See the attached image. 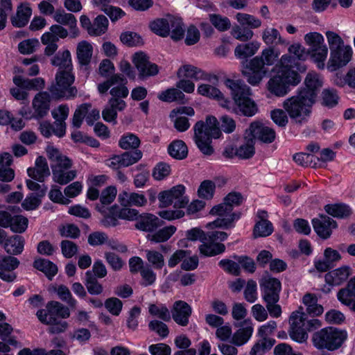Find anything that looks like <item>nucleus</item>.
<instances>
[{
    "mask_svg": "<svg viewBox=\"0 0 355 355\" xmlns=\"http://www.w3.org/2000/svg\"><path fill=\"white\" fill-rule=\"evenodd\" d=\"M318 297L315 294L306 293L302 298L304 304L306 306V311L313 316L320 315L324 312L323 306L318 304Z\"/></svg>",
    "mask_w": 355,
    "mask_h": 355,
    "instance_id": "36",
    "label": "nucleus"
},
{
    "mask_svg": "<svg viewBox=\"0 0 355 355\" xmlns=\"http://www.w3.org/2000/svg\"><path fill=\"white\" fill-rule=\"evenodd\" d=\"M93 47L87 41H81L77 45L76 54L79 63L81 65H87L92 58Z\"/></svg>",
    "mask_w": 355,
    "mask_h": 355,
    "instance_id": "39",
    "label": "nucleus"
},
{
    "mask_svg": "<svg viewBox=\"0 0 355 355\" xmlns=\"http://www.w3.org/2000/svg\"><path fill=\"white\" fill-rule=\"evenodd\" d=\"M53 18L60 25L68 26L73 37L78 35L77 20L73 14L67 13L63 10H58L55 12Z\"/></svg>",
    "mask_w": 355,
    "mask_h": 355,
    "instance_id": "28",
    "label": "nucleus"
},
{
    "mask_svg": "<svg viewBox=\"0 0 355 355\" xmlns=\"http://www.w3.org/2000/svg\"><path fill=\"white\" fill-rule=\"evenodd\" d=\"M123 167H128L140 160L142 157V153L140 150L133 152H125L120 155Z\"/></svg>",
    "mask_w": 355,
    "mask_h": 355,
    "instance_id": "64",
    "label": "nucleus"
},
{
    "mask_svg": "<svg viewBox=\"0 0 355 355\" xmlns=\"http://www.w3.org/2000/svg\"><path fill=\"white\" fill-rule=\"evenodd\" d=\"M254 329L250 320H245L242 326L232 336L231 342L236 346L245 344L251 338Z\"/></svg>",
    "mask_w": 355,
    "mask_h": 355,
    "instance_id": "27",
    "label": "nucleus"
},
{
    "mask_svg": "<svg viewBox=\"0 0 355 355\" xmlns=\"http://www.w3.org/2000/svg\"><path fill=\"white\" fill-rule=\"evenodd\" d=\"M46 152L51 162L52 173L59 169L70 168L72 166L71 160L54 146H48Z\"/></svg>",
    "mask_w": 355,
    "mask_h": 355,
    "instance_id": "16",
    "label": "nucleus"
},
{
    "mask_svg": "<svg viewBox=\"0 0 355 355\" xmlns=\"http://www.w3.org/2000/svg\"><path fill=\"white\" fill-rule=\"evenodd\" d=\"M216 189L215 183L211 180H204L198 189V193L201 198L209 200L214 196Z\"/></svg>",
    "mask_w": 355,
    "mask_h": 355,
    "instance_id": "62",
    "label": "nucleus"
},
{
    "mask_svg": "<svg viewBox=\"0 0 355 355\" xmlns=\"http://www.w3.org/2000/svg\"><path fill=\"white\" fill-rule=\"evenodd\" d=\"M324 209L328 214L337 218H345L352 214L350 207L345 204L327 205Z\"/></svg>",
    "mask_w": 355,
    "mask_h": 355,
    "instance_id": "48",
    "label": "nucleus"
},
{
    "mask_svg": "<svg viewBox=\"0 0 355 355\" xmlns=\"http://www.w3.org/2000/svg\"><path fill=\"white\" fill-rule=\"evenodd\" d=\"M225 250L224 244L211 240V238L207 235L202 244L199 246L200 254L206 257H213L223 253Z\"/></svg>",
    "mask_w": 355,
    "mask_h": 355,
    "instance_id": "32",
    "label": "nucleus"
},
{
    "mask_svg": "<svg viewBox=\"0 0 355 355\" xmlns=\"http://www.w3.org/2000/svg\"><path fill=\"white\" fill-rule=\"evenodd\" d=\"M311 58L317 65L318 69H324L325 67V61L328 55V47L327 45L322 46L318 49H315L309 53Z\"/></svg>",
    "mask_w": 355,
    "mask_h": 355,
    "instance_id": "51",
    "label": "nucleus"
},
{
    "mask_svg": "<svg viewBox=\"0 0 355 355\" xmlns=\"http://www.w3.org/2000/svg\"><path fill=\"white\" fill-rule=\"evenodd\" d=\"M210 214L213 216H217L218 218L207 225L209 228H228L232 226V223L235 220V214L232 212V208L225 205L224 202L214 206L211 209Z\"/></svg>",
    "mask_w": 355,
    "mask_h": 355,
    "instance_id": "13",
    "label": "nucleus"
},
{
    "mask_svg": "<svg viewBox=\"0 0 355 355\" xmlns=\"http://www.w3.org/2000/svg\"><path fill=\"white\" fill-rule=\"evenodd\" d=\"M347 338V332L334 327L324 328L313 334L312 340L318 349L335 350L338 349Z\"/></svg>",
    "mask_w": 355,
    "mask_h": 355,
    "instance_id": "8",
    "label": "nucleus"
},
{
    "mask_svg": "<svg viewBox=\"0 0 355 355\" xmlns=\"http://www.w3.org/2000/svg\"><path fill=\"white\" fill-rule=\"evenodd\" d=\"M132 62L141 76H155L159 71L157 65L151 63L148 56L142 51L137 52L132 55Z\"/></svg>",
    "mask_w": 355,
    "mask_h": 355,
    "instance_id": "15",
    "label": "nucleus"
},
{
    "mask_svg": "<svg viewBox=\"0 0 355 355\" xmlns=\"http://www.w3.org/2000/svg\"><path fill=\"white\" fill-rule=\"evenodd\" d=\"M146 259L150 266L155 270H161L165 265L164 255L155 250H146Z\"/></svg>",
    "mask_w": 355,
    "mask_h": 355,
    "instance_id": "45",
    "label": "nucleus"
},
{
    "mask_svg": "<svg viewBox=\"0 0 355 355\" xmlns=\"http://www.w3.org/2000/svg\"><path fill=\"white\" fill-rule=\"evenodd\" d=\"M193 131V139L199 150L205 155H211L214 153L211 140L222 135L218 119L207 116L205 121H199L194 125Z\"/></svg>",
    "mask_w": 355,
    "mask_h": 355,
    "instance_id": "4",
    "label": "nucleus"
},
{
    "mask_svg": "<svg viewBox=\"0 0 355 355\" xmlns=\"http://www.w3.org/2000/svg\"><path fill=\"white\" fill-rule=\"evenodd\" d=\"M173 319L181 326H187L191 314V306L185 302L179 300L174 303L171 310Z\"/></svg>",
    "mask_w": 355,
    "mask_h": 355,
    "instance_id": "22",
    "label": "nucleus"
},
{
    "mask_svg": "<svg viewBox=\"0 0 355 355\" xmlns=\"http://www.w3.org/2000/svg\"><path fill=\"white\" fill-rule=\"evenodd\" d=\"M75 80L72 70L58 71L55 83L52 84L49 90L53 99L73 98L77 94L76 87L71 86Z\"/></svg>",
    "mask_w": 355,
    "mask_h": 355,
    "instance_id": "9",
    "label": "nucleus"
},
{
    "mask_svg": "<svg viewBox=\"0 0 355 355\" xmlns=\"http://www.w3.org/2000/svg\"><path fill=\"white\" fill-rule=\"evenodd\" d=\"M294 161L299 165L302 166L317 167V161L318 158H315L313 155L306 153H296L293 155Z\"/></svg>",
    "mask_w": 355,
    "mask_h": 355,
    "instance_id": "60",
    "label": "nucleus"
},
{
    "mask_svg": "<svg viewBox=\"0 0 355 355\" xmlns=\"http://www.w3.org/2000/svg\"><path fill=\"white\" fill-rule=\"evenodd\" d=\"M315 103L313 94L305 91H298L295 95L286 98L282 106L291 119L301 125L308 121L311 107Z\"/></svg>",
    "mask_w": 355,
    "mask_h": 355,
    "instance_id": "5",
    "label": "nucleus"
},
{
    "mask_svg": "<svg viewBox=\"0 0 355 355\" xmlns=\"http://www.w3.org/2000/svg\"><path fill=\"white\" fill-rule=\"evenodd\" d=\"M184 193L185 187L182 184L174 186L168 190L160 192L158 195L160 206L166 207L173 203L175 207H184L189 202Z\"/></svg>",
    "mask_w": 355,
    "mask_h": 355,
    "instance_id": "11",
    "label": "nucleus"
},
{
    "mask_svg": "<svg viewBox=\"0 0 355 355\" xmlns=\"http://www.w3.org/2000/svg\"><path fill=\"white\" fill-rule=\"evenodd\" d=\"M305 87L300 91H305L314 95V101H316L318 90L323 85V79L315 71H310L307 73L305 80Z\"/></svg>",
    "mask_w": 355,
    "mask_h": 355,
    "instance_id": "30",
    "label": "nucleus"
},
{
    "mask_svg": "<svg viewBox=\"0 0 355 355\" xmlns=\"http://www.w3.org/2000/svg\"><path fill=\"white\" fill-rule=\"evenodd\" d=\"M32 15V10L27 3H22L17 6V12L11 17L12 24L15 27H24L26 26Z\"/></svg>",
    "mask_w": 355,
    "mask_h": 355,
    "instance_id": "31",
    "label": "nucleus"
},
{
    "mask_svg": "<svg viewBox=\"0 0 355 355\" xmlns=\"http://www.w3.org/2000/svg\"><path fill=\"white\" fill-rule=\"evenodd\" d=\"M52 96L47 92L37 93L32 101V108L33 111L27 107H23L19 114L26 119H41L46 116L50 110V103Z\"/></svg>",
    "mask_w": 355,
    "mask_h": 355,
    "instance_id": "10",
    "label": "nucleus"
},
{
    "mask_svg": "<svg viewBox=\"0 0 355 355\" xmlns=\"http://www.w3.org/2000/svg\"><path fill=\"white\" fill-rule=\"evenodd\" d=\"M177 228L174 225L164 227L153 234L147 235L148 241L153 243H159L167 241L176 232Z\"/></svg>",
    "mask_w": 355,
    "mask_h": 355,
    "instance_id": "34",
    "label": "nucleus"
},
{
    "mask_svg": "<svg viewBox=\"0 0 355 355\" xmlns=\"http://www.w3.org/2000/svg\"><path fill=\"white\" fill-rule=\"evenodd\" d=\"M325 35L330 51L327 68L330 71H335L345 67L352 60L353 49L350 45L345 44L338 33L327 31Z\"/></svg>",
    "mask_w": 355,
    "mask_h": 355,
    "instance_id": "3",
    "label": "nucleus"
},
{
    "mask_svg": "<svg viewBox=\"0 0 355 355\" xmlns=\"http://www.w3.org/2000/svg\"><path fill=\"white\" fill-rule=\"evenodd\" d=\"M24 239L22 236L15 235L6 240L4 248L10 254H19L24 249Z\"/></svg>",
    "mask_w": 355,
    "mask_h": 355,
    "instance_id": "43",
    "label": "nucleus"
},
{
    "mask_svg": "<svg viewBox=\"0 0 355 355\" xmlns=\"http://www.w3.org/2000/svg\"><path fill=\"white\" fill-rule=\"evenodd\" d=\"M262 40L267 45L282 44L287 45L288 42L283 38L277 29L266 28L262 33Z\"/></svg>",
    "mask_w": 355,
    "mask_h": 355,
    "instance_id": "38",
    "label": "nucleus"
},
{
    "mask_svg": "<svg viewBox=\"0 0 355 355\" xmlns=\"http://www.w3.org/2000/svg\"><path fill=\"white\" fill-rule=\"evenodd\" d=\"M42 35H44V39L46 40L52 39L58 42L60 38H66L68 36V31L62 26L54 24L50 27L49 31L46 32Z\"/></svg>",
    "mask_w": 355,
    "mask_h": 355,
    "instance_id": "56",
    "label": "nucleus"
},
{
    "mask_svg": "<svg viewBox=\"0 0 355 355\" xmlns=\"http://www.w3.org/2000/svg\"><path fill=\"white\" fill-rule=\"evenodd\" d=\"M125 82V77L121 74L116 73L112 76L103 83H99L97 86V89L98 92L103 94L106 93L112 86L117 84H124Z\"/></svg>",
    "mask_w": 355,
    "mask_h": 355,
    "instance_id": "57",
    "label": "nucleus"
},
{
    "mask_svg": "<svg viewBox=\"0 0 355 355\" xmlns=\"http://www.w3.org/2000/svg\"><path fill=\"white\" fill-rule=\"evenodd\" d=\"M19 260L12 256H5L0 259V279L6 282H12L17 275L15 270L19 266Z\"/></svg>",
    "mask_w": 355,
    "mask_h": 355,
    "instance_id": "17",
    "label": "nucleus"
},
{
    "mask_svg": "<svg viewBox=\"0 0 355 355\" xmlns=\"http://www.w3.org/2000/svg\"><path fill=\"white\" fill-rule=\"evenodd\" d=\"M163 225V222L156 216L150 213L139 214L135 227L140 231L152 232Z\"/></svg>",
    "mask_w": 355,
    "mask_h": 355,
    "instance_id": "19",
    "label": "nucleus"
},
{
    "mask_svg": "<svg viewBox=\"0 0 355 355\" xmlns=\"http://www.w3.org/2000/svg\"><path fill=\"white\" fill-rule=\"evenodd\" d=\"M125 107L126 103L123 100L111 98L102 111V116L105 121L116 124L117 111H122Z\"/></svg>",
    "mask_w": 355,
    "mask_h": 355,
    "instance_id": "24",
    "label": "nucleus"
},
{
    "mask_svg": "<svg viewBox=\"0 0 355 355\" xmlns=\"http://www.w3.org/2000/svg\"><path fill=\"white\" fill-rule=\"evenodd\" d=\"M260 47L257 42L240 44L236 46L234 55L237 58L245 59L254 55Z\"/></svg>",
    "mask_w": 355,
    "mask_h": 355,
    "instance_id": "37",
    "label": "nucleus"
},
{
    "mask_svg": "<svg viewBox=\"0 0 355 355\" xmlns=\"http://www.w3.org/2000/svg\"><path fill=\"white\" fill-rule=\"evenodd\" d=\"M118 200L123 207H144L148 200L144 194L137 192L121 191L118 196Z\"/></svg>",
    "mask_w": 355,
    "mask_h": 355,
    "instance_id": "20",
    "label": "nucleus"
},
{
    "mask_svg": "<svg viewBox=\"0 0 355 355\" xmlns=\"http://www.w3.org/2000/svg\"><path fill=\"white\" fill-rule=\"evenodd\" d=\"M337 297L343 304H350L352 300H355V276L347 283L346 287L340 289Z\"/></svg>",
    "mask_w": 355,
    "mask_h": 355,
    "instance_id": "41",
    "label": "nucleus"
},
{
    "mask_svg": "<svg viewBox=\"0 0 355 355\" xmlns=\"http://www.w3.org/2000/svg\"><path fill=\"white\" fill-rule=\"evenodd\" d=\"M52 65L58 67V71L73 70L71 53L69 51H59L51 60Z\"/></svg>",
    "mask_w": 355,
    "mask_h": 355,
    "instance_id": "33",
    "label": "nucleus"
},
{
    "mask_svg": "<svg viewBox=\"0 0 355 355\" xmlns=\"http://www.w3.org/2000/svg\"><path fill=\"white\" fill-rule=\"evenodd\" d=\"M255 153L254 139L252 138L247 139L235 151V155L241 159H249L252 157Z\"/></svg>",
    "mask_w": 355,
    "mask_h": 355,
    "instance_id": "50",
    "label": "nucleus"
},
{
    "mask_svg": "<svg viewBox=\"0 0 355 355\" xmlns=\"http://www.w3.org/2000/svg\"><path fill=\"white\" fill-rule=\"evenodd\" d=\"M177 76L179 78H192L194 80H200L204 78L202 71L198 67L191 64H184L180 67L178 71Z\"/></svg>",
    "mask_w": 355,
    "mask_h": 355,
    "instance_id": "40",
    "label": "nucleus"
},
{
    "mask_svg": "<svg viewBox=\"0 0 355 355\" xmlns=\"http://www.w3.org/2000/svg\"><path fill=\"white\" fill-rule=\"evenodd\" d=\"M313 227L318 235L322 239H327L331 234L332 229L336 228V222L327 216H320L312 220Z\"/></svg>",
    "mask_w": 355,
    "mask_h": 355,
    "instance_id": "21",
    "label": "nucleus"
},
{
    "mask_svg": "<svg viewBox=\"0 0 355 355\" xmlns=\"http://www.w3.org/2000/svg\"><path fill=\"white\" fill-rule=\"evenodd\" d=\"M231 35L232 37L241 42H247L250 40L253 36L254 33L252 30L241 26L239 25H234L231 30Z\"/></svg>",
    "mask_w": 355,
    "mask_h": 355,
    "instance_id": "55",
    "label": "nucleus"
},
{
    "mask_svg": "<svg viewBox=\"0 0 355 355\" xmlns=\"http://www.w3.org/2000/svg\"><path fill=\"white\" fill-rule=\"evenodd\" d=\"M198 93L202 96L215 98L219 101V104L221 107L227 110L231 109L232 101L224 98L221 92L212 85L208 84L199 85L198 87Z\"/></svg>",
    "mask_w": 355,
    "mask_h": 355,
    "instance_id": "26",
    "label": "nucleus"
},
{
    "mask_svg": "<svg viewBox=\"0 0 355 355\" xmlns=\"http://www.w3.org/2000/svg\"><path fill=\"white\" fill-rule=\"evenodd\" d=\"M170 155L178 159L185 158L188 154L186 144L182 140H176L172 142L168 148Z\"/></svg>",
    "mask_w": 355,
    "mask_h": 355,
    "instance_id": "49",
    "label": "nucleus"
},
{
    "mask_svg": "<svg viewBox=\"0 0 355 355\" xmlns=\"http://www.w3.org/2000/svg\"><path fill=\"white\" fill-rule=\"evenodd\" d=\"M272 339H260L252 347L250 355H263L267 350L270 349L274 345Z\"/></svg>",
    "mask_w": 355,
    "mask_h": 355,
    "instance_id": "63",
    "label": "nucleus"
},
{
    "mask_svg": "<svg viewBox=\"0 0 355 355\" xmlns=\"http://www.w3.org/2000/svg\"><path fill=\"white\" fill-rule=\"evenodd\" d=\"M36 315L41 322L51 325L49 332L59 334L67 329L68 324L65 321H58V318H69L70 311L67 306L60 302L51 301L47 303L46 309L39 310Z\"/></svg>",
    "mask_w": 355,
    "mask_h": 355,
    "instance_id": "6",
    "label": "nucleus"
},
{
    "mask_svg": "<svg viewBox=\"0 0 355 355\" xmlns=\"http://www.w3.org/2000/svg\"><path fill=\"white\" fill-rule=\"evenodd\" d=\"M184 94L177 88H169L160 92L157 98L164 102L182 101L184 98Z\"/></svg>",
    "mask_w": 355,
    "mask_h": 355,
    "instance_id": "52",
    "label": "nucleus"
},
{
    "mask_svg": "<svg viewBox=\"0 0 355 355\" xmlns=\"http://www.w3.org/2000/svg\"><path fill=\"white\" fill-rule=\"evenodd\" d=\"M69 168H62L52 173L53 181L60 184H67L76 178L77 171L76 170H69Z\"/></svg>",
    "mask_w": 355,
    "mask_h": 355,
    "instance_id": "46",
    "label": "nucleus"
},
{
    "mask_svg": "<svg viewBox=\"0 0 355 355\" xmlns=\"http://www.w3.org/2000/svg\"><path fill=\"white\" fill-rule=\"evenodd\" d=\"M268 68L263 67L259 61L252 59L243 65L242 74L252 86H258L268 73Z\"/></svg>",
    "mask_w": 355,
    "mask_h": 355,
    "instance_id": "12",
    "label": "nucleus"
},
{
    "mask_svg": "<svg viewBox=\"0 0 355 355\" xmlns=\"http://www.w3.org/2000/svg\"><path fill=\"white\" fill-rule=\"evenodd\" d=\"M304 40L305 44L309 47V53L314 51L315 49H318L322 47V46L326 45L324 44V37L322 34L318 32H310L306 33L304 37Z\"/></svg>",
    "mask_w": 355,
    "mask_h": 355,
    "instance_id": "47",
    "label": "nucleus"
},
{
    "mask_svg": "<svg viewBox=\"0 0 355 355\" xmlns=\"http://www.w3.org/2000/svg\"><path fill=\"white\" fill-rule=\"evenodd\" d=\"M85 286L88 292L92 295H100L103 291V286L92 276L90 271L85 273Z\"/></svg>",
    "mask_w": 355,
    "mask_h": 355,
    "instance_id": "61",
    "label": "nucleus"
},
{
    "mask_svg": "<svg viewBox=\"0 0 355 355\" xmlns=\"http://www.w3.org/2000/svg\"><path fill=\"white\" fill-rule=\"evenodd\" d=\"M235 18L241 26H245L250 30L259 28L262 24L260 19L248 13L238 12L235 15Z\"/></svg>",
    "mask_w": 355,
    "mask_h": 355,
    "instance_id": "42",
    "label": "nucleus"
},
{
    "mask_svg": "<svg viewBox=\"0 0 355 355\" xmlns=\"http://www.w3.org/2000/svg\"><path fill=\"white\" fill-rule=\"evenodd\" d=\"M339 97L334 89H325L322 92V105L327 107H334L338 103Z\"/></svg>",
    "mask_w": 355,
    "mask_h": 355,
    "instance_id": "59",
    "label": "nucleus"
},
{
    "mask_svg": "<svg viewBox=\"0 0 355 355\" xmlns=\"http://www.w3.org/2000/svg\"><path fill=\"white\" fill-rule=\"evenodd\" d=\"M27 173L35 180L44 182L51 174L46 159L42 156L38 157L35 160V166L28 168Z\"/></svg>",
    "mask_w": 355,
    "mask_h": 355,
    "instance_id": "25",
    "label": "nucleus"
},
{
    "mask_svg": "<svg viewBox=\"0 0 355 355\" xmlns=\"http://www.w3.org/2000/svg\"><path fill=\"white\" fill-rule=\"evenodd\" d=\"M140 145V139L132 133L123 135L119 141V146L123 150L136 149Z\"/></svg>",
    "mask_w": 355,
    "mask_h": 355,
    "instance_id": "53",
    "label": "nucleus"
},
{
    "mask_svg": "<svg viewBox=\"0 0 355 355\" xmlns=\"http://www.w3.org/2000/svg\"><path fill=\"white\" fill-rule=\"evenodd\" d=\"M108 20L104 15L97 16L93 23L92 31H89L90 35L98 36L105 33L107 29Z\"/></svg>",
    "mask_w": 355,
    "mask_h": 355,
    "instance_id": "54",
    "label": "nucleus"
},
{
    "mask_svg": "<svg viewBox=\"0 0 355 355\" xmlns=\"http://www.w3.org/2000/svg\"><path fill=\"white\" fill-rule=\"evenodd\" d=\"M148 311L152 316L157 317L164 321L171 320L170 311L164 304H150Z\"/></svg>",
    "mask_w": 355,
    "mask_h": 355,
    "instance_id": "58",
    "label": "nucleus"
},
{
    "mask_svg": "<svg viewBox=\"0 0 355 355\" xmlns=\"http://www.w3.org/2000/svg\"><path fill=\"white\" fill-rule=\"evenodd\" d=\"M279 52L273 46L264 49L259 55L254 57V60L259 61L263 67L273 65L277 60Z\"/></svg>",
    "mask_w": 355,
    "mask_h": 355,
    "instance_id": "35",
    "label": "nucleus"
},
{
    "mask_svg": "<svg viewBox=\"0 0 355 355\" xmlns=\"http://www.w3.org/2000/svg\"><path fill=\"white\" fill-rule=\"evenodd\" d=\"M150 28L161 37H166L171 34V37L173 40H180L184 33L182 19L171 15L151 21Z\"/></svg>",
    "mask_w": 355,
    "mask_h": 355,
    "instance_id": "7",
    "label": "nucleus"
},
{
    "mask_svg": "<svg viewBox=\"0 0 355 355\" xmlns=\"http://www.w3.org/2000/svg\"><path fill=\"white\" fill-rule=\"evenodd\" d=\"M225 85L230 90L233 99L231 109L228 110L229 111L246 116H252L257 112V106L254 101L250 98L251 89L247 85L241 80L231 79L226 80Z\"/></svg>",
    "mask_w": 355,
    "mask_h": 355,
    "instance_id": "2",
    "label": "nucleus"
},
{
    "mask_svg": "<svg viewBox=\"0 0 355 355\" xmlns=\"http://www.w3.org/2000/svg\"><path fill=\"white\" fill-rule=\"evenodd\" d=\"M306 68L295 62L291 55L284 54L275 65L272 76L267 82V90L277 97H283L290 92V86L297 85L302 80L300 72H304Z\"/></svg>",
    "mask_w": 355,
    "mask_h": 355,
    "instance_id": "1",
    "label": "nucleus"
},
{
    "mask_svg": "<svg viewBox=\"0 0 355 355\" xmlns=\"http://www.w3.org/2000/svg\"><path fill=\"white\" fill-rule=\"evenodd\" d=\"M257 217L258 220L253 230L254 237H266L270 235L273 232V226L272 223L268 220V212L265 210H259Z\"/></svg>",
    "mask_w": 355,
    "mask_h": 355,
    "instance_id": "18",
    "label": "nucleus"
},
{
    "mask_svg": "<svg viewBox=\"0 0 355 355\" xmlns=\"http://www.w3.org/2000/svg\"><path fill=\"white\" fill-rule=\"evenodd\" d=\"M250 131L254 139H257L263 143H272L276 137L272 128L257 122L250 125Z\"/></svg>",
    "mask_w": 355,
    "mask_h": 355,
    "instance_id": "23",
    "label": "nucleus"
},
{
    "mask_svg": "<svg viewBox=\"0 0 355 355\" xmlns=\"http://www.w3.org/2000/svg\"><path fill=\"white\" fill-rule=\"evenodd\" d=\"M260 286L265 302H277L279 301L282 285L278 279L270 277H263Z\"/></svg>",
    "mask_w": 355,
    "mask_h": 355,
    "instance_id": "14",
    "label": "nucleus"
},
{
    "mask_svg": "<svg viewBox=\"0 0 355 355\" xmlns=\"http://www.w3.org/2000/svg\"><path fill=\"white\" fill-rule=\"evenodd\" d=\"M33 266L44 272L49 279H51L58 272L57 266L47 259H37L34 261Z\"/></svg>",
    "mask_w": 355,
    "mask_h": 355,
    "instance_id": "44",
    "label": "nucleus"
},
{
    "mask_svg": "<svg viewBox=\"0 0 355 355\" xmlns=\"http://www.w3.org/2000/svg\"><path fill=\"white\" fill-rule=\"evenodd\" d=\"M350 275V267L343 266L327 273L324 279L325 282L329 285L339 286L345 282Z\"/></svg>",
    "mask_w": 355,
    "mask_h": 355,
    "instance_id": "29",
    "label": "nucleus"
}]
</instances>
